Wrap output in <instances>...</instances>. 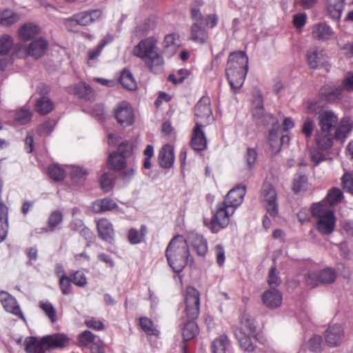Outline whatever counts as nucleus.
Returning a JSON list of instances; mask_svg holds the SVG:
<instances>
[{
    "mask_svg": "<svg viewBox=\"0 0 353 353\" xmlns=\"http://www.w3.org/2000/svg\"><path fill=\"white\" fill-rule=\"evenodd\" d=\"M245 193V185H238L231 189L225 196L224 201L218 203L211 219L209 221L204 219V225L209 228L212 233H217L226 228L230 222V216L242 203Z\"/></svg>",
    "mask_w": 353,
    "mask_h": 353,
    "instance_id": "obj_1",
    "label": "nucleus"
},
{
    "mask_svg": "<svg viewBox=\"0 0 353 353\" xmlns=\"http://www.w3.org/2000/svg\"><path fill=\"white\" fill-rule=\"evenodd\" d=\"M165 257L170 267L176 273L181 272L187 265H193L189 248L181 235L174 236L165 250Z\"/></svg>",
    "mask_w": 353,
    "mask_h": 353,
    "instance_id": "obj_2",
    "label": "nucleus"
},
{
    "mask_svg": "<svg viewBox=\"0 0 353 353\" xmlns=\"http://www.w3.org/2000/svg\"><path fill=\"white\" fill-rule=\"evenodd\" d=\"M185 311L188 318L187 322L185 323L182 334L185 341L194 339L199 333V327L194 321L199 314V293L198 290L192 287L188 286L185 290Z\"/></svg>",
    "mask_w": 353,
    "mask_h": 353,
    "instance_id": "obj_3",
    "label": "nucleus"
},
{
    "mask_svg": "<svg viewBox=\"0 0 353 353\" xmlns=\"http://www.w3.org/2000/svg\"><path fill=\"white\" fill-rule=\"evenodd\" d=\"M248 71V57L243 51L231 52L225 68V74L231 88L239 89Z\"/></svg>",
    "mask_w": 353,
    "mask_h": 353,
    "instance_id": "obj_4",
    "label": "nucleus"
},
{
    "mask_svg": "<svg viewBox=\"0 0 353 353\" xmlns=\"http://www.w3.org/2000/svg\"><path fill=\"white\" fill-rule=\"evenodd\" d=\"M134 54L145 61L146 66L154 74L163 71L164 60L157 51V41L152 37L141 40L134 48Z\"/></svg>",
    "mask_w": 353,
    "mask_h": 353,
    "instance_id": "obj_5",
    "label": "nucleus"
},
{
    "mask_svg": "<svg viewBox=\"0 0 353 353\" xmlns=\"http://www.w3.org/2000/svg\"><path fill=\"white\" fill-rule=\"evenodd\" d=\"M68 336L63 333L48 334L38 339L35 336L25 340L26 353H45L48 350L63 348L69 342Z\"/></svg>",
    "mask_w": 353,
    "mask_h": 353,
    "instance_id": "obj_6",
    "label": "nucleus"
},
{
    "mask_svg": "<svg viewBox=\"0 0 353 353\" xmlns=\"http://www.w3.org/2000/svg\"><path fill=\"white\" fill-rule=\"evenodd\" d=\"M191 17L194 21L190 29L191 39L203 44L209 37V28H213L217 25L218 17L216 14L203 16L199 8H191Z\"/></svg>",
    "mask_w": 353,
    "mask_h": 353,
    "instance_id": "obj_7",
    "label": "nucleus"
},
{
    "mask_svg": "<svg viewBox=\"0 0 353 353\" xmlns=\"http://www.w3.org/2000/svg\"><path fill=\"white\" fill-rule=\"evenodd\" d=\"M261 201L267 213L275 217L279 213L277 192L270 183H264L261 192Z\"/></svg>",
    "mask_w": 353,
    "mask_h": 353,
    "instance_id": "obj_8",
    "label": "nucleus"
},
{
    "mask_svg": "<svg viewBox=\"0 0 353 353\" xmlns=\"http://www.w3.org/2000/svg\"><path fill=\"white\" fill-rule=\"evenodd\" d=\"M337 276L336 271L330 268H325L319 272H310L305 277L306 283L312 288L317 286L319 283H333Z\"/></svg>",
    "mask_w": 353,
    "mask_h": 353,
    "instance_id": "obj_9",
    "label": "nucleus"
},
{
    "mask_svg": "<svg viewBox=\"0 0 353 353\" xmlns=\"http://www.w3.org/2000/svg\"><path fill=\"white\" fill-rule=\"evenodd\" d=\"M212 114L210 101L208 97H203L194 107V116L196 121L203 124V126L209 123Z\"/></svg>",
    "mask_w": 353,
    "mask_h": 353,
    "instance_id": "obj_10",
    "label": "nucleus"
},
{
    "mask_svg": "<svg viewBox=\"0 0 353 353\" xmlns=\"http://www.w3.org/2000/svg\"><path fill=\"white\" fill-rule=\"evenodd\" d=\"M114 117L118 123L123 127L133 124L134 116L130 105L126 101L120 103L114 111Z\"/></svg>",
    "mask_w": 353,
    "mask_h": 353,
    "instance_id": "obj_11",
    "label": "nucleus"
},
{
    "mask_svg": "<svg viewBox=\"0 0 353 353\" xmlns=\"http://www.w3.org/2000/svg\"><path fill=\"white\" fill-rule=\"evenodd\" d=\"M184 239L188 246L190 245L199 256H205L208 250V241L203 235L192 232Z\"/></svg>",
    "mask_w": 353,
    "mask_h": 353,
    "instance_id": "obj_12",
    "label": "nucleus"
},
{
    "mask_svg": "<svg viewBox=\"0 0 353 353\" xmlns=\"http://www.w3.org/2000/svg\"><path fill=\"white\" fill-rule=\"evenodd\" d=\"M261 299L263 305L267 308L274 310L281 305L283 296L279 290L275 288H271L263 293Z\"/></svg>",
    "mask_w": 353,
    "mask_h": 353,
    "instance_id": "obj_13",
    "label": "nucleus"
},
{
    "mask_svg": "<svg viewBox=\"0 0 353 353\" xmlns=\"http://www.w3.org/2000/svg\"><path fill=\"white\" fill-rule=\"evenodd\" d=\"M336 217L332 210H327L316 221V229L322 234L329 235L335 228Z\"/></svg>",
    "mask_w": 353,
    "mask_h": 353,
    "instance_id": "obj_14",
    "label": "nucleus"
},
{
    "mask_svg": "<svg viewBox=\"0 0 353 353\" xmlns=\"http://www.w3.org/2000/svg\"><path fill=\"white\" fill-rule=\"evenodd\" d=\"M317 119L320 132L323 133L331 132L338 123V118L332 111H322Z\"/></svg>",
    "mask_w": 353,
    "mask_h": 353,
    "instance_id": "obj_15",
    "label": "nucleus"
},
{
    "mask_svg": "<svg viewBox=\"0 0 353 353\" xmlns=\"http://www.w3.org/2000/svg\"><path fill=\"white\" fill-rule=\"evenodd\" d=\"M102 12L99 10L83 11L74 14L69 21L75 22L79 26H88L90 23L98 21L101 17Z\"/></svg>",
    "mask_w": 353,
    "mask_h": 353,
    "instance_id": "obj_16",
    "label": "nucleus"
},
{
    "mask_svg": "<svg viewBox=\"0 0 353 353\" xmlns=\"http://www.w3.org/2000/svg\"><path fill=\"white\" fill-rule=\"evenodd\" d=\"M344 338V331L341 325H330L325 332V339L329 346L339 345Z\"/></svg>",
    "mask_w": 353,
    "mask_h": 353,
    "instance_id": "obj_17",
    "label": "nucleus"
},
{
    "mask_svg": "<svg viewBox=\"0 0 353 353\" xmlns=\"http://www.w3.org/2000/svg\"><path fill=\"white\" fill-rule=\"evenodd\" d=\"M196 125L193 129L191 139V146L193 150L196 151L204 150L207 147V139L204 132L201 130L203 124L195 121Z\"/></svg>",
    "mask_w": 353,
    "mask_h": 353,
    "instance_id": "obj_18",
    "label": "nucleus"
},
{
    "mask_svg": "<svg viewBox=\"0 0 353 353\" xmlns=\"http://www.w3.org/2000/svg\"><path fill=\"white\" fill-rule=\"evenodd\" d=\"M13 46L12 38L8 34L0 38V70H3L9 63L7 55Z\"/></svg>",
    "mask_w": 353,
    "mask_h": 353,
    "instance_id": "obj_19",
    "label": "nucleus"
},
{
    "mask_svg": "<svg viewBox=\"0 0 353 353\" xmlns=\"http://www.w3.org/2000/svg\"><path fill=\"white\" fill-rule=\"evenodd\" d=\"M174 162V149L170 144L164 145L159 153V165L165 169L172 167Z\"/></svg>",
    "mask_w": 353,
    "mask_h": 353,
    "instance_id": "obj_20",
    "label": "nucleus"
},
{
    "mask_svg": "<svg viewBox=\"0 0 353 353\" xmlns=\"http://www.w3.org/2000/svg\"><path fill=\"white\" fill-rule=\"evenodd\" d=\"M0 300L5 310L16 316L23 317V314L16 299L8 292H0Z\"/></svg>",
    "mask_w": 353,
    "mask_h": 353,
    "instance_id": "obj_21",
    "label": "nucleus"
},
{
    "mask_svg": "<svg viewBox=\"0 0 353 353\" xmlns=\"http://www.w3.org/2000/svg\"><path fill=\"white\" fill-rule=\"evenodd\" d=\"M307 59L308 65L312 69H316L326 62L324 50L319 48H313L307 50Z\"/></svg>",
    "mask_w": 353,
    "mask_h": 353,
    "instance_id": "obj_22",
    "label": "nucleus"
},
{
    "mask_svg": "<svg viewBox=\"0 0 353 353\" xmlns=\"http://www.w3.org/2000/svg\"><path fill=\"white\" fill-rule=\"evenodd\" d=\"M97 230L99 237L112 243L114 239V232L112 223L106 219H101L97 223Z\"/></svg>",
    "mask_w": 353,
    "mask_h": 353,
    "instance_id": "obj_23",
    "label": "nucleus"
},
{
    "mask_svg": "<svg viewBox=\"0 0 353 353\" xmlns=\"http://www.w3.org/2000/svg\"><path fill=\"white\" fill-rule=\"evenodd\" d=\"M48 48V42L45 39L40 37L30 43L28 48L30 56L38 59L42 57Z\"/></svg>",
    "mask_w": 353,
    "mask_h": 353,
    "instance_id": "obj_24",
    "label": "nucleus"
},
{
    "mask_svg": "<svg viewBox=\"0 0 353 353\" xmlns=\"http://www.w3.org/2000/svg\"><path fill=\"white\" fill-rule=\"evenodd\" d=\"M352 130V124L351 123L350 119L347 117H343L341 119L339 123L335 127L334 138L337 141L344 142L349 137Z\"/></svg>",
    "mask_w": 353,
    "mask_h": 353,
    "instance_id": "obj_25",
    "label": "nucleus"
},
{
    "mask_svg": "<svg viewBox=\"0 0 353 353\" xmlns=\"http://www.w3.org/2000/svg\"><path fill=\"white\" fill-rule=\"evenodd\" d=\"M345 0H327V11L329 16L334 20L338 21L345 7Z\"/></svg>",
    "mask_w": 353,
    "mask_h": 353,
    "instance_id": "obj_26",
    "label": "nucleus"
},
{
    "mask_svg": "<svg viewBox=\"0 0 353 353\" xmlns=\"http://www.w3.org/2000/svg\"><path fill=\"white\" fill-rule=\"evenodd\" d=\"M333 33L332 28L325 23L316 24L312 30L313 37L321 41L330 39Z\"/></svg>",
    "mask_w": 353,
    "mask_h": 353,
    "instance_id": "obj_27",
    "label": "nucleus"
},
{
    "mask_svg": "<svg viewBox=\"0 0 353 353\" xmlns=\"http://www.w3.org/2000/svg\"><path fill=\"white\" fill-rule=\"evenodd\" d=\"M234 334L238 340L241 349L247 352H252L254 350L251 339L252 336H255V334H248L247 332H243V331L237 330H234Z\"/></svg>",
    "mask_w": 353,
    "mask_h": 353,
    "instance_id": "obj_28",
    "label": "nucleus"
},
{
    "mask_svg": "<svg viewBox=\"0 0 353 353\" xmlns=\"http://www.w3.org/2000/svg\"><path fill=\"white\" fill-rule=\"evenodd\" d=\"M235 330L243 331V332H247L248 334H255L256 326L254 318L250 314L244 313L241 318V327Z\"/></svg>",
    "mask_w": 353,
    "mask_h": 353,
    "instance_id": "obj_29",
    "label": "nucleus"
},
{
    "mask_svg": "<svg viewBox=\"0 0 353 353\" xmlns=\"http://www.w3.org/2000/svg\"><path fill=\"white\" fill-rule=\"evenodd\" d=\"M252 105V116L257 120V121H260L261 119H262V117L266 114L265 113L264 110L263 97L260 92H257L254 95Z\"/></svg>",
    "mask_w": 353,
    "mask_h": 353,
    "instance_id": "obj_30",
    "label": "nucleus"
},
{
    "mask_svg": "<svg viewBox=\"0 0 353 353\" xmlns=\"http://www.w3.org/2000/svg\"><path fill=\"white\" fill-rule=\"evenodd\" d=\"M39 33V27L32 23H26L19 30V36L23 41H29Z\"/></svg>",
    "mask_w": 353,
    "mask_h": 353,
    "instance_id": "obj_31",
    "label": "nucleus"
},
{
    "mask_svg": "<svg viewBox=\"0 0 353 353\" xmlns=\"http://www.w3.org/2000/svg\"><path fill=\"white\" fill-rule=\"evenodd\" d=\"M54 109L52 101L46 96L41 97L35 104L36 111L41 115H46Z\"/></svg>",
    "mask_w": 353,
    "mask_h": 353,
    "instance_id": "obj_32",
    "label": "nucleus"
},
{
    "mask_svg": "<svg viewBox=\"0 0 353 353\" xmlns=\"http://www.w3.org/2000/svg\"><path fill=\"white\" fill-rule=\"evenodd\" d=\"M126 158L116 152L111 153L108 157V165L110 169L121 170L126 166Z\"/></svg>",
    "mask_w": 353,
    "mask_h": 353,
    "instance_id": "obj_33",
    "label": "nucleus"
},
{
    "mask_svg": "<svg viewBox=\"0 0 353 353\" xmlns=\"http://www.w3.org/2000/svg\"><path fill=\"white\" fill-rule=\"evenodd\" d=\"M333 136L331 132L323 133L319 131L316 133V141L319 149L327 150L333 145Z\"/></svg>",
    "mask_w": 353,
    "mask_h": 353,
    "instance_id": "obj_34",
    "label": "nucleus"
},
{
    "mask_svg": "<svg viewBox=\"0 0 353 353\" xmlns=\"http://www.w3.org/2000/svg\"><path fill=\"white\" fill-rule=\"evenodd\" d=\"M119 82L125 88L134 90L137 88V83L130 70L124 69L120 76Z\"/></svg>",
    "mask_w": 353,
    "mask_h": 353,
    "instance_id": "obj_35",
    "label": "nucleus"
},
{
    "mask_svg": "<svg viewBox=\"0 0 353 353\" xmlns=\"http://www.w3.org/2000/svg\"><path fill=\"white\" fill-rule=\"evenodd\" d=\"M117 207V203L109 198L98 200L94 203V209L96 212L110 211Z\"/></svg>",
    "mask_w": 353,
    "mask_h": 353,
    "instance_id": "obj_36",
    "label": "nucleus"
},
{
    "mask_svg": "<svg viewBox=\"0 0 353 353\" xmlns=\"http://www.w3.org/2000/svg\"><path fill=\"white\" fill-rule=\"evenodd\" d=\"M230 345L228 337L223 334L215 339L212 343L213 353H225L226 348Z\"/></svg>",
    "mask_w": 353,
    "mask_h": 353,
    "instance_id": "obj_37",
    "label": "nucleus"
},
{
    "mask_svg": "<svg viewBox=\"0 0 353 353\" xmlns=\"http://www.w3.org/2000/svg\"><path fill=\"white\" fill-rule=\"evenodd\" d=\"M88 172L80 167H74L70 173L72 182L77 185H82L86 180Z\"/></svg>",
    "mask_w": 353,
    "mask_h": 353,
    "instance_id": "obj_38",
    "label": "nucleus"
},
{
    "mask_svg": "<svg viewBox=\"0 0 353 353\" xmlns=\"http://www.w3.org/2000/svg\"><path fill=\"white\" fill-rule=\"evenodd\" d=\"M115 176L110 172L103 173L100 179L99 183L102 190L105 192H108L111 190L114 185Z\"/></svg>",
    "mask_w": 353,
    "mask_h": 353,
    "instance_id": "obj_39",
    "label": "nucleus"
},
{
    "mask_svg": "<svg viewBox=\"0 0 353 353\" xmlns=\"http://www.w3.org/2000/svg\"><path fill=\"white\" fill-rule=\"evenodd\" d=\"M307 177L306 175L297 173L294 179L292 190L295 193L305 191L307 188Z\"/></svg>",
    "mask_w": 353,
    "mask_h": 353,
    "instance_id": "obj_40",
    "label": "nucleus"
},
{
    "mask_svg": "<svg viewBox=\"0 0 353 353\" xmlns=\"http://www.w3.org/2000/svg\"><path fill=\"white\" fill-rule=\"evenodd\" d=\"M321 94L328 102H334L342 98V90L340 88H334L328 91H326L325 89H321Z\"/></svg>",
    "mask_w": 353,
    "mask_h": 353,
    "instance_id": "obj_41",
    "label": "nucleus"
},
{
    "mask_svg": "<svg viewBox=\"0 0 353 353\" xmlns=\"http://www.w3.org/2000/svg\"><path fill=\"white\" fill-rule=\"evenodd\" d=\"M39 305L52 323L57 321L56 310L50 302L41 301Z\"/></svg>",
    "mask_w": 353,
    "mask_h": 353,
    "instance_id": "obj_42",
    "label": "nucleus"
},
{
    "mask_svg": "<svg viewBox=\"0 0 353 353\" xmlns=\"http://www.w3.org/2000/svg\"><path fill=\"white\" fill-rule=\"evenodd\" d=\"M343 199V193L337 188H332L329 190L327 194V199L332 205L341 203Z\"/></svg>",
    "mask_w": 353,
    "mask_h": 353,
    "instance_id": "obj_43",
    "label": "nucleus"
},
{
    "mask_svg": "<svg viewBox=\"0 0 353 353\" xmlns=\"http://www.w3.org/2000/svg\"><path fill=\"white\" fill-rule=\"evenodd\" d=\"M48 174L51 179L56 181H62L65 176V170L57 165H51L48 168Z\"/></svg>",
    "mask_w": 353,
    "mask_h": 353,
    "instance_id": "obj_44",
    "label": "nucleus"
},
{
    "mask_svg": "<svg viewBox=\"0 0 353 353\" xmlns=\"http://www.w3.org/2000/svg\"><path fill=\"white\" fill-rule=\"evenodd\" d=\"M154 27V21L152 19H147L142 24L137 27V34L139 36L146 35L150 30H153Z\"/></svg>",
    "mask_w": 353,
    "mask_h": 353,
    "instance_id": "obj_45",
    "label": "nucleus"
},
{
    "mask_svg": "<svg viewBox=\"0 0 353 353\" xmlns=\"http://www.w3.org/2000/svg\"><path fill=\"white\" fill-rule=\"evenodd\" d=\"M96 336L90 330H85L78 336L79 343L82 347H88L95 340Z\"/></svg>",
    "mask_w": 353,
    "mask_h": 353,
    "instance_id": "obj_46",
    "label": "nucleus"
},
{
    "mask_svg": "<svg viewBox=\"0 0 353 353\" xmlns=\"http://www.w3.org/2000/svg\"><path fill=\"white\" fill-rule=\"evenodd\" d=\"M126 159L130 158L133 153V145L131 142L125 141L121 143L116 152Z\"/></svg>",
    "mask_w": 353,
    "mask_h": 353,
    "instance_id": "obj_47",
    "label": "nucleus"
},
{
    "mask_svg": "<svg viewBox=\"0 0 353 353\" xmlns=\"http://www.w3.org/2000/svg\"><path fill=\"white\" fill-rule=\"evenodd\" d=\"M55 122L54 120H48L39 125L37 128V132L39 136H47L54 130Z\"/></svg>",
    "mask_w": 353,
    "mask_h": 353,
    "instance_id": "obj_48",
    "label": "nucleus"
},
{
    "mask_svg": "<svg viewBox=\"0 0 353 353\" xmlns=\"http://www.w3.org/2000/svg\"><path fill=\"white\" fill-rule=\"evenodd\" d=\"M70 276H68L65 274H62L59 279V287L61 292L68 295L72 292V285Z\"/></svg>",
    "mask_w": 353,
    "mask_h": 353,
    "instance_id": "obj_49",
    "label": "nucleus"
},
{
    "mask_svg": "<svg viewBox=\"0 0 353 353\" xmlns=\"http://www.w3.org/2000/svg\"><path fill=\"white\" fill-rule=\"evenodd\" d=\"M18 19V16L13 12L6 10L3 12L0 17V23L6 26H9L14 23Z\"/></svg>",
    "mask_w": 353,
    "mask_h": 353,
    "instance_id": "obj_50",
    "label": "nucleus"
},
{
    "mask_svg": "<svg viewBox=\"0 0 353 353\" xmlns=\"http://www.w3.org/2000/svg\"><path fill=\"white\" fill-rule=\"evenodd\" d=\"M140 325L141 328L143 330V331L149 335H156L158 332V330H157L153 327V323L152 321H150L149 319L146 317H141L140 318Z\"/></svg>",
    "mask_w": 353,
    "mask_h": 353,
    "instance_id": "obj_51",
    "label": "nucleus"
},
{
    "mask_svg": "<svg viewBox=\"0 0 353 353\" xmlns=\"http://www.w3.org/2000/svg\"><path fill=\"white\" fill-rule=\"evenodd\" d=\"M281 130V126L279 122H276V125L272 127L269 131L268 140L272 148H276L278 143L279 135L278 133Z\"/></svg>",
    "mask_w": 353,
    "mask_h": 353,
    "instance_id": "obj_52",
    "label": "nucleus"
},
{
    "mask_svg": "<svg viewBox=\"0 0 353 353\" xmlns=\"http://www.w3.org/2000/svg\"><path fill=\"white\" fill-rule=\"evenodd\" d=\"M63 220L62 213L59 210L52 212L48 219V226L53 230Z\"/></svg>",
    "mask_w": 353,
    "mask_h": 353,
    "instance_id": "obj_53",
    "label": "nucleus"
},
{
    "mask_svg": "<svg viewBox=\"0 0 353 353\" xmlns=\"http://www.w3.org/2000/svg\"><path fill=\"white\" fill-rule=\"evenodd\" d=\"M128 239L130 244L137 245L141 243L144 239L137 229L131 228L128 232Z\"/></svg>",
    "mask_w": 353,
    "mask_h": 353,
    "instance_id": "obj_54",
    "label": "nucleus"
},
{
    "mask_svg": "<svg viewBox=\"0 0 353 353\" xmlns=\"http://www.w3.org/2000/svg\"><path fill=\"white\" fill-rule=\"evenodd\" d=\"M244 158L246 161L247 165L249 168V169H252L254 166L256 160L257 159L256 151L253 148H248L247 149Z\"/></svg>",
    "mask_w": 353,
    "mask_h": 353,
    "instance_id": "obj_55",
    "label": "nucleus"
},
{
    "mask_svg": "<svg viewBox=\"0 0 353 353\" xmlns=\"http://www.w3.org/2000/svg\"><path fill=\"white\" fill-rule=\"evenodd\" d=\"M72 283L79 287H84L87 284V279L83 273L79 271L70 276Z\"/></svg>",
    "mask_w": 353,
    "mask_h": 353,
    "instance_id": "obj_56",
    "label": "nucleus"
},
{
    "mask_svg": "<svg viewBox=\"0 0 353 353\" xmlns=\"http://www.w3.org/2000/svg\"><path fill=\"white\" fill-rule=\"evenodd\" d=\"M323 339L320 335H314L308 341V347L312 352H317L321 349Z\"/></svg>",
    "mask_w": 353,
    "mask_h": 353,
    "instance_id": "obj_57",
    "label": "nucleus"
},
{
    "mask_svg": "<svg viewBox=\"0 0 353 353\" xmlns=\"http://www.w3.org/2000/svg\"><path fill=\"white\" fill-rule=\"evenodd\" d=\"M314 122L310 118H306L303 123L301 132L307 138H310L313 132Z\"/></svg>",
    "mask_w": 353,
    "mask_h": 353,
    "instance_id": "obj_58",
    "label": "nucleus"
},
{
    "mask_svg": "<svg viewBox=\"0 0 353 353\" xmlns=\"http://www.w3.org/2000/svg\"><path fill=\"white\" fill-rule=\"evenodd\" d=\"M31 118L32 114L28 110H21L15 114V119L23 125L30 121Z\"/></svg>",
    "mask_w": 353,
    "mask_h": 353,
    "instance_id": "obj_59",
    "label": "nucleus"
},
{
    "mask_svg": "<svg viewBox=\"0 0 353 353\" xmlns=\"http://www.w3.org/2000/svg\"><path fill=\"white\" fill-rule=\"evenodd\" d=\"M80 235L87 241L85 245L87 248L90 247L96 240L95 234L85 226L81 230Z\"/></svg>",
    "mask_w": 353,
    "mask_h": 353,
    "instance_id": "obj_60",
    "label": "nucleus"
},
{
    "mask_svg": "<svg viewBox=\"0 0 353 353\" xmlns=\"http://www.w3.org/2000/svg\"><path fill=\"white\" fill-rule=\"evenodd\" d=\"M342 185L345 191L353 194V176L345 173L342 176Z\"/></svg>",
    "mask_w": 353,
    "mask_h": 353,
    "instance_id": "obj_61",
    "label": "nucleus"
},
{
    "mask_svg": "<svg viewBox=\"0 0 353 353\" xmlns=\"http://www.w3.org/2000/svg\"><path fill=\"white\" fill-rule=\"evenodd\" d=\"M276 266L272 265L270 268L268 282L270 286L274 288V286H278L281 283V279L279 276L276 274Z\"/></svg>",
    "mask_w": 353,
    "mask_h": 353,
    "instance_id": "obj_62",
    "label": "nucleus"
},
{
    "mask_svg": "<svg viewBox=\"0 0 353 353\" xmlns=\"http://www.w3.org/2000/svg\"><path fill=\"white\" fill-rule=\"evenodd\" d=\"M326 210L323 205L320 203H314L311 207V214L313 217H316L319 219L325 214Z\"/></svg>",
    "mask_w": 353,
    "mask_h": 353,
    "instance_id": "obj_63",
    "label": "nucleus"
},
{
    "mask_svg": "<svg viewBox=\"0 0 353 353\" xmlns=\"http://www.w3.org/2000/svg\"><path fill=\"white\" fill-rule=\"evenodd\" d=\"M85 325L89 328H92L97 331H101L104 329L103 323L101 321L97 320L93 317L86 319L85 321Z\"/></svg>",
    "mask_w": 353,
    "mask_h": 353,
    "instance_id": "obj_64",
    "label": "nucleus"
}]
</instances>
